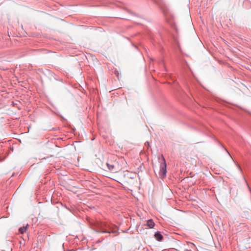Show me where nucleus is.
Returning a JSON list of instances; mask_svg holds the SVG:
<instances>
[{
	"label": "nucleus",
	"mask_w": 251,
	"mask_h": 251,
	"mask_svg": "<svg viewBox=\"0 0 251 251\" xmlns=\"http://www.w3.org/2000/svg\"><path fill=\"white\" fill-rule=\"evenodd\" d=\"M230 156L231 157V159L233 160V158H232V157H231V155Z\"/></svg>",
	"instance_id": "14"
},
{
	"label": "nucleus",
	"mask_w": 251,
	"mask_h": 251,
	"mask_svg": "<svg viewBox=\"0 0 251 251\" xmlns=\"http://www.w3.org/2000/svg\"><path fill=\"white\" fill-rule=\"evenodd\" d=\"M117 230H113V231H112V232L115 233V232H117Z\"/></svg>",
	"instance_id": "9"
},
{
	"label": "nucleus",
	"mask_w": 251,
	"mask_h": 251,
	"mask_svg": "<svg viewBox=\"0 0 251 251\" xmlns=\"http://www.w3.org/2000/svg\"><path fill=\"white\" fill-rule=\"evenodd\" d=\"M104 233H110V231H107V230H103L102 231Z\"/></svg>",
	"instance_id": "8"
},
{
	"label": "nucleus",
	"mask_w": 251,
	"mask_h": 251,
	"mask_svg": "<svg viewBox=\"0 0 251 251\" xmlns=\"http://www.w3.org/2000/svg\"><path fill=\"white\" fill-rule=\"evenodd\" d=\"M161 63L162 64V65H163V66H164V63L163 61L161 60Z\"/></svg>",
	"instance_id": "10"
},
{
	"label": "nucleus",
	"mask_w": 251,
	"mask_h": 251,
	"mask_svg": "<svg viewBox=\"0 0 251 251\" xmlns=\"http://www.w3.org/2000/svg\"><path fill=\"white\" fill-rule=\"evenodd\" d=\"M226 151H227V152L228 153V154L230 156V154H229V152H228L227 151V150H226Z\"/></svg>",
	"instance_id": "11"
},
{
	"label": "nucleus",
	"mask_w": 251,
	"mask_h": 251,
	"mask_svg": "<svg viewBox=\"0 0 251 251\" xmlns=\"http://www.w3.org/2000/svg\"><path fill=\"white\" fill-rule=\"evenodd\" d=\"M158 159L160 163L159 175L160 178H164L166 176L167 173V164L166 161L162 154L158 157Z\"/></svg>",
	"instance_id": "1"
},
{
	"label": "nucleus",
	"mask_w": 251,
	"mask_h": 251,
	"mask_svg": "<svg viewBox=\"0 0 251 251\" xmlns=\"http://www.w3.org/2000/svg\"><path fill=\"white\" fill-rule=\"evenodd\" d=\"M236 166H237L238 169L240 170V171L242 172V169H241V167L238 164H237Z\"/></svg>",
	"instance_id": "6"
},
{
	"label": "nucleus",
	"mask_w": 251,
	"mask_h": 251,
	"mask_svg": "<svg viewBox=\"0 0 251 251\" xmlns=\"http://www.w3.org/2000/svg\"><path fill=\"white\" fill-rule=\"evenodd\" d=\"M106 165L107 166V168L109 171H110L112 172H116V170L115 169V166L113 165L110 164L108 163H106Z\"/></svg>",
	"instance_id": "4"
},
{
	"label": "nucleus",
	"mask_w": 251,
	"mask_h": 251,
	"mask_svg": "<svg viewBox=\"0 0 251 251\" xmlns=\"http://www.w3.org/2000/svg\"><path fill=\"white\" fill-rule=\"evenodd\" d=\"M230 156L231 157V159L233 160V158H232V157H231V155Z\"/></svg>",
	"instance_id": "13"
},
{
	"label": "nucleus",
	"mask_w": 251,
	"mask_h": 251,
	"mask_svg": "<svg viewBox=\"0 0 251 251\" xmlns=\"http://www.w3.org/2000/svg\"><path fill=\"white\" fill-rule=\"evenodd\" d=\"M154 236L156 240L159 242L161 241L163 239V237L161 232L158 231L155 232Z\"/></svg>",
	"instance_id": "2"
},
{
	"label": "nucleus",
	"mask_w": 251,
	"mask_h": 251,
	"mask_svg": "<svg viewBox=\"0 0 251 251\" xmlns=\"http://www.w3.org/2000/svg\"><path fill=\"white\" fill-rule=\"evenodd\" d=\"M191 248H193V247H195V245L192 243H190Z\"/></svg>",
	"instance_id": "7"
},
{
	"label": "nucleus",
	"mask_w": 251,
	"mask_h": 251,
	"mask_svg": "<svg viewBox=\"0 0 251 251\" xmlns=\"http://www.w3.org/2000/svg\"><path fill=\"white\" fill-rule=\"evenodd\" d=\"M26 229V226H23V227H21L19 228V231L20 233L23 234L24 232H25Z\"/></svg>",
	"instance_id": "5"
},
{
	"label": "nucleus",
	"mask_w": 251,
	"mask_h": 251,
	"mask_svg": "<svg viewBox=\"0 0 251 251\" xmlns=\"http://www.w3.org/2000/svg\"><path fill=\"white\" fill-rule=\"evenodd\" d=\"M146 225L150 228H152L155 226V224L152 219H150L147 221Z\"/></svg>",
	"instance_id": "3"
},
{
	"label": "nucleus",
	"mask_w": 251,
	"mask_h": 251,
	"mask_svg": "<svg viewBox=\"0 0 251 251\" xmlns=\"http://www.w3.org/2000/svg\"><path fill=\"white\" fill-rule=\"evenodd\" d=\"M230 156L231 157V159L233 160V158H232V157H231V155Z\"/></svg>",
	"instance_id": "12"
}]
</instances>
